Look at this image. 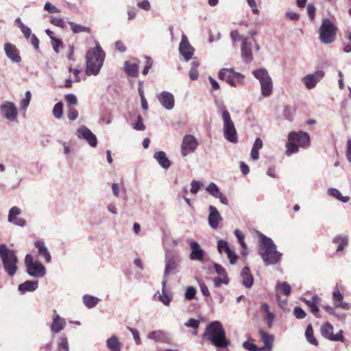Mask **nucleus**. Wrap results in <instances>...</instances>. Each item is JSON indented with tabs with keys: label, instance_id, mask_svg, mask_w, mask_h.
Listing matches in <instances>:
<instances>
[{
	"label": "nucleus",
	"instance_id": "bf43d9fd",
	"mask_svg": "<svg viewBox=\"0 0 351 351\" xmlns=\"http://www.w3.org/2000/svg\"><path fill=\"white\" fill-rule=\"evenodd\" d=\"M293 315L297 319H304L306 317V313L300 307H295L293 310Z\"/></svg>",
	"mask_w": 351,
	"mask_h": 351
},
{
	"label": "nucleus",
	"instance_id": "7ed1b4c3",
	"mask_svg": "<svg viewBox=\"0 0 351 351\" xmlns=\"http://www.w3.org/2000/svg\"><path fill=\"white\" fill-rule=\"evenodd\" d=\"M105 53L99 46L89 49L86 56V70L88 75H97L103 65Z\"/></svg>",
	"mask_w": 351,
	"mask_h": 351
},
{
	"label": "nucleus",
	"instance_id": "72a5a7b5",
	"mask_svg": "<svg viewBox=\"0 0 351 351\" xmlns=\"http://www.w3.org/2000/svg\"><path fill=\"white\" fill-rule=\"evenodd\" d=\"M38 252L40 255L43 256L47 263L51 261V255L43 241H37L35 243Z\"/></svg>",
	"mask_w": 351,
	"mask_h": 351
},
{
	"label": "nucleus",
	"instance_id": "0e129e2a",
	"mask_svg": "<svg viewBox=\"0 0 351 351\" xmlns=\"http://www.w3.org/2000/svg\"><path fill=\"white\" fill-rule=\"evenodd\" d=\"M185 326L197 329L199 326V322L195 319L191 318L184 324Z\"/></svg>",
	"mask_w": 351,
	"mask_h": 351
},
{
	"label": "nucleus",
	"instance_id": "49530a36",
	"mask_svg": "<svg viewBox=\"0 0 351 351\" xmlns=\"http://www.w3.org/2000/svg\"><path fill=\"white\" fill-rule=\"evenodd\" d=\"M217 250L220 254H222L223 252L226 254L231 249L226 241L221 239L217 242Z\"/></svg>",
	"mask_w": 351,
	"mask_h": 351
},
{
	"label": "nucleus",
	"instance_id": "69168bd1",
	"mask_svg": "<svg viewBox=\"0 0 351 351\" xmlns=\"http://www.w3.org/2000/svg\"><path fill=\"white\" fill-rule=\"evenodd\" d=\"M145 59H146V64H145V68L143 71V75H147L148 73L149 70L152 68V64H153V61L150 57L145 56Z\"/></svg>",
	"mask_w": 351,
	"mask_h": 351
},
{
	"label": "nucleus",
	"instance_id": "4468645a",
	"mask_svg": "<svg viewBox=\"0 0 351 351\" xmlns=\"http://www.w3.org/2000/svg\"><path fill=\"white\" fill-rule=\"evenodd\" d=\"M179 51L186 61L191 59L194 53V49L190 45L186 36L184 34L182 36L181 42L179 45Z\"/></svg>",
	"mask_w": 351,
	"mask_h": 351
},
{
	"label": "nucleus",
	"instance_id": "cd10ccee",
	"mask_svg": "<svg viewBox=\"0 0 351 351\" xmlns=\"http://www.w3.org/2000/svg\"><path fill=\"white\" fill-rule=\"evenodd\" d=\"M241 57L246 62H250L252 60V53L251 50V44L247 41V39H243L241 46Z\"/></svg>",
	"mask_w": 351,
	"mask_h": 351
},
{
	"label": "nucleus",
	"instance_id": "4be33fe9",
	"mask_svg": "<svg viewBox=\"0 0 351 351\" xmlns=\"http://www.w3.org/2000/svg\"><path fill=\"white\" fill-rule=\"evenodd\" d=\"M206 190L213 197L219 199L221 204L226 205V206L228 204V201L227 197L222 193L220 192L219 189L217 186L216 184L211 182L206 188Z\"/></svg>",
	"mask_w": 351,
	"mask_h": 351
},
{
	"label": "nucleus",
	"instance_id": "a211bd4d",
	"mask_svg": "<svg viewBox=\"0 0 351 351\" xmlns=\"http://www.w3.org/2000/svg\"><path fill=\"white\" fill-rule=\"evenodd\" d=\"M21 214V210L17 206L12 207L8 213V221L16 226L24 227L26 225V221L23 218H16Z\"/></svg>",
	"mask_w": 351,
	"mask_h": 351
},
{
	"label": "nucleus",
	"instance_id": "f8f14e48",
	"mask_svg": "<svg viewBox=\"0 0 351 351\" xmlns=\"http://www.w3.org/2000/svg\"><path fill=\"white\" fill-rule=\"evenodd\" d=\"M197 147V141L195 136L191 134L184 136L182 143V155L186 156L189 153L194 152Z\"/></svg>",
	"mask_w": 351,
	"mask_h": 351
},
{
	"label": "nucleus",
	"instance_id": "4d7b16f0",
	"mask_svg": "<svg viewBox=\"0 0 351 351\" xmlns=\"http://www.w3.org/2000/svg\"><path fill=\"white\" fill-rule=\"evenodd\" d=\"M50 23L59 27L64 28L65 24L62 19L59 17L52 16Z\"/></svg>",
	"mask_w": 351,
	"mask_h": 351
},
{
	"label": "nucleus",
	"instance_id": "5fc2aeb1",
	"mask_svg": "<svg viewBox=\"0 0 351 351\" xmlns=\"http://www.w3.org/2000/svg\"><path fill=\"white\" fill-rule=\"evenodd\" d=\"M44 10L50 14L58 13L60 10L53 5L51 3L47 1L44 5Z\"/></svg>",
	"mask_w": 351,
	"mask_h": 351
},
{
	"label": "nucleus",
	"instance_id": "6e6d98bb",
	"mask_svg": "<svg viewBox=\"0 0 351 351\" xmlns=\"http://www.w3.org/2000/svg\"><path fill=\"white\" fill-rule=\"evenodd\" d=\"M213 282L216 287H219L222 284L228 285L229 282V280L228 278V276L223 277V278L215 277L213 278Z\"/></svg>",
	"mask_w": 351,
	"mask_h": 351
},
{
	"label": "nucleus",
	"instance_id": "412c9836",
	"mask_svg": "<svg viewBox=\"0 0 351 351\" xmlns=\"http://www.w3.org/2000/svg\"><path fill=\"white\" fill-rule=\"evenodd\" d=\"M4 51L7 57L13 62L19 63L21 61L19 51L14 45L10 43H5L4 45Z\"/></svg>",
	"mask_w": 351,
	"mask_h": 351
},
{
	"label": "nucleus",
	"instance_id": "dca6fc26",
	"mask_svg": "<svg viewBox=\"0 0 351 351\" xmlns=\"http://www.w3.org/2000/svg\"><path fill=\"white\" fill-rule=\"evenodd\" d=\"M157 97L161 106L166 110H171L173 108L175 99L172 93L168 91H162Z\"/></svg>",
	"mask_w": 351,
	"mask_h": 351
},
{
	"label": "nucleus",
	"instance_id": "6ab92c4d",
	"mask_svg": "<svg viewBox=\"0 0 351 351\" xmlns=\"http://www.w3.org/2000/svg\"><path fill=\"white\" fill-rule=\"evenodd\" d=\"M191 249V253L189 254V258L192 261H202L204 258L205 252L202 249L199 244L195 241H192L189 243Z\"/></svg>",
	"mask_w": 351,
	"mask_h": 351
},
{
	"label": "nucleus",
	"instance_id": "a878e982",
	"mask_svg": "<svg viewBox=\"0 0 351 351\" xmlns=\"http://www.w3.org/2000/svg\"><path fill=\"white\" fill-rule=\"evenodd\" d=\"M242 284L246 288H250L254 283V278L248 267H245L241 272Z\"/></svg>",
	"mask_w": 351,
	"mask_h": 351
},
{
	"label": "nucleus",
	"instance_id": "aec40b11",
	"mask_svg": "<svg viewBox=\"0 0 351 351\" xmlns=\"http://www.w3.org/2000/svg\"><path fill=\"white\" fill-rule=\"evenodd\" d=\"M208 211V224L212 228L216 229L218 228L219 223L222 221V217L217 209L213 206H209Z\"/></svg>",
	"mask_w": 351,
	"mask_h": 351
},
{
	"label": "nucleus",
	"instance_id": "4c0bfd02",
	"mask_svg": "<svg viewBox=\"0 0 351 351\" xmlns=\"http://www.w3.org/2000/svg\"><path fill=\"white\" fill-rule=\"evenodd\" d=\"M305 337L310 344L315 346H318V341L313 335V330L311 324H308L306 328Z\"/></svg>",
	"mask_w": 351,
	"mask_h": 351
},
{
	"label": "nucleus",
	"instance_id": "423d86ee",
	"mask_svg": "<svg viewBox=\"0 0 351 351\" xmlns=\"http://www.w3.org/2000/svg\"><path fill=\"white\" fill-rule=\"evenodd\" d=\"M337 31V27L330 19L328 18L324 19L319 29L320 42L326 45L333 43L336 39Z\"/></svg>",
	"mask_w": 351,
	"mask_h": 351
},
{
	"label": "nucleus",
	"instance_id": "7c9ffc66",
	"mask_svg": "<svg viewBox=\"0 0 351 351\" xmlns=\"http://www.w3.org/2000/svg\"><path fill=\"white\" fill-rule=\"evenodd\" d=\"M167 280L162 279V293L159 295L160 301L165 306H169L172 300V296L166 293V285Z\"/></svg>",
	"mask_w": 351,
	"mask_h": 351
},
{
	"label": "nucleus",
	"instance_id": "c756f323",
	"mask_svg": "<svg viewBox=\"0 0 351 351\" xmlns=\"http://www.w3.org/2000/svg\"><path fill=\"white\" fill-rule=\"evenodd\" d=\"M260 335L261 337L262 341L264 343V347L262 348H265V350H267V351H271L272 346H273V342L274 339V337L273 335H269L265 332L263 330H260Z\"/></svg>",
	"mask_w": 351,
	"mask_h": 351
},
{
	"label": "nucleus",
	"instance_id": "9b49d317",
	"mask_svg": "<svg viewBox=\"0 0 351 351\" xmlns=\"http://www.w3.org/2000/svg\"><path fill=\"white\" fill-rule=\"evenodd\" d=\"M76 135L78 138L86 140L92 147H95L97 145L96 136L85 125H81L77 129Z\"/></svg>",
	"mask_w": 351,
	"mask_h": 351
},
{
	"label": "nucleus",
	"instance_id": "3c124183",
	"mask_svg": "<svg viewBox=\"0 0 351 351\" xmlns=\"http://www.w3.org/2000/svg\"><path fill=\"white\" fill-rule=\"evenodd\" d=\"M58 348L60 349H63L64 351H69V341L66 336L63 335L60 337Z\"/></svg>",
	"mask_w": 351,
	"mask_h": 351
},
{
	"label": "nucleus",
	"instance_id": "de8ad7c7",
	"mask_svg": "<svg viewBox=\"0 0 351 351\" xmlns=\"http://www.w3.org/2000/svg\"><path fill=\"white\" fill-rule=\"evenodd\" d=\"M332 300L335 306H337V304H339V302H341V301L343 300V295L341 293L337 286L335 287V290L333 291Z\"/></svg>",
	"mask_w": 351,
	"mask_h": 351
},
{
	"label": "nucleus",
	"instance_id": "774afa93",
	"mask_svg": "<svg viewBox=\"0 0 351 351\" xmlns=\"http://www.w3.org/2000/svg\"><path fill=\"white\" fill-rule=\"evenodd\" d=\"M21 30L23 32L24 36L27 39H29L32 35L31 29L25 26L24 24H21Z\"/></svg>",
	"mask_w": 351,
	"mask_h": 351
},
{
	"label": "nucleus",
	"instance_id": "603ef678",
	"mask_svg": "<svg viewBox=\"0 0 351 351\" xmlns=\"http://www.w3.org/2000/svg\"><path fill=\"white\" fill-rule=\"evenodd\" d=\"M324 309L328 313H329L330 315H332L335 317H336L337 318H338L339 319H343L346 317V315H340L339 314H337L335 311L334 310V308L329 306V305H325L324 306Z\"/></svg>",
	"mask_w": 351,
	"mask_h": 351
},
{
	"label": "nucleus",
	"instance_id": "c03bdc74",
	"mask_svg": "<svg viewBox=\"0 0 351 351\" xmlns=\"http://www.w3.org/2000/svg\"><path fill=\"white\" fill-rule=\"evenodd\" d=\"M53 115L56 119H60L62 117L63 105L62 102H58L53 108Z\"/></svg>",
	"mask_w": 351,
	"mask_h": 351
},
{
	"label": "nucleus",
	"instance_id": "0eeeda50",
	"mask_svg": "<svg viewBox=\"0 0 351 351\" xmlns=\"http://www.w3.org/2000/svg\"><path fill=\"white\" fill-rule=\"evenodd\" d=\"M252 74L259 81L262 95L265 97H269L273 90V82L268 71L261 68L253 71Z\"/></svg>",
	"mask_w": 351,
	"mask_h": 351
},
{
	"label": "nucleus",
	"instance_id": "20e7f679",
	"mask_svg": "<svg viewBox=\"0 0 351 351\" xmlns=\"http://www.w3.org/2000/svg\"><path fill=\"white\" fill-rule=\"evenodd\" d=\"M0 258L4 271L10 276H14L18 269V258L15 252L9 249L5 244H1Z\"/></svg>",
	"mask_w": 351,
	"mask_h": 351
},
{
	"label": "nucleus",
	"instance_id": "473e14b6",
	"mask_svg": "<svg viewBox=\"0 0 351 351\" xmlns=\"http://www.w3.org/2000/svg\"><path fill=\"white\" fill-rule=\"evenodd\" d=\"M263 145V141L260 138H256L252 146L250 157L254 160H257L259 158L258 151L262 149Z\"/></svg>",
	"mask_w": 351,
	"mask_h": 351
},
{
	"label": "nucleus",
	"instance_id": "b1692460",
	"mask_svg": "<svg viewBox=\"0 0 351 351\" xmlns=\"http://www.w3.org/2000/svg\"><path fill=\"white\" fill-rule=\"evenodd\" d=\"M27 274L34 278H43L46 274L45 267L39 262L35 263L27 269Z\"/></svg>",
	"mask_w": 351,
	"mask_h": 351
},
{
	"label": "nucleus",
	"instance_id": "09e8293b",
	"mask_svg": "<svg viewBox=\"0 0 351 351\" xmlns=\"http://www.w3.org/2000/svg\"><path fill=\"white\" fill-rule=\"evenodd\" d=\"M132 128L136 130L143 131L145 129V126L143 123V119L141 115L137 116L136 122L132 124Z\"/></svg>",
	"mask_w": 351,
	"mask_h": 351
},
{
	"label": "nucleus",
	"instance_id": "680f3d73",
	"mask_svg": "<svg viewBox=\"0 0 351 351\" xmlns=\"http://www.w3.org/2000/svg\"><path fill=\"white\" fill-rule=\"evenodd\" d=\"M64 98L65 101L70 105H76L77 104V97L74 94H67Z\"/></svg>",
	"mask_w": 351,
	"mask_h": 351
},
{
	"label": "nucleus",
	"instance_id": "2f4dec72",
	"mask_svg": "<svg viewBox=\"0 0 351 351\" xmlns=\"http://www.w3.org/2000/svg\"><path fill=\"white\" fill-rule=\"evenodd\" d=\"M332 242L337 244V252H341L348 244V237L347 235L336 236Z\"/></svg>",
	"mask_w": 351,
	"mask_h": 351
},
{
	"label": "nucleus",
	"instance_id": "79ce46f5",
	"mask_svg": "<svg viewBox=\"0 0 351 351\" xmlns=\"http://www.w3.org/2000/svg\"><path fill=\"white\" fill-rule=\"evenodd\" d=\"M32 99V93L29 90H27L25 94V97L21 101H20V108L23 112H26L29 104L30 103V101Z\"/></svg>",
	"mask_w": 351,
	"mask_h": 351
},
{
	"label": "nucleus",
	"instance_id": "a18cd8bd",
	"mask_svg": "<svg viewBox=\"0 0 351 351\" xmlns=\"http://www.w3.org/2000/svg\"><path fill=\"white\" fill-rule=\"evenodd\" d=\"M69 24L71 26L72 31L75 34L80 33L82 32H87V33L90 32V29L88 27L77 25L73 22H69Z\"/></svg>",
	"mask_w": 351,
	"mask_h": 351
},
{
	"label": "nucleus",
	"instance_id": "5701e85b",
	"mask_svg": "<svg viewBox=\"0 0 351 351\" xmlns=\"http://www.w3.org/2000/svg\"><path fill=\"white\" fill-rule=\"evenodd\" d=\"M302 301L308 306L311 312L317 317H320L319 315V304L321 299L317 295H313L311 299L302 298Z\"/></svg>",
	"mask_w": 351,
	"mask_h": 351
},
{
	"label": "nucleus",
	"instance_id": "f3484780",
	"mask_svg": "<svg viewBox=\"0 0 351 351\" xmlns=\"http://www.w3.org/2000/svg\"><path fill=\"white\" fill-rule=\"evenodd\" d=\"M220 80L226 81L230 85H234L232 82L234 77L244 78V75L240 73L234 71L232 69H221L218 74Z\"/></svg>",
	"mask_w": 351,
	"mask_h": 351
},
{
	"label": "nucleus",
	"instance_id": "c85d7f7f",
	"mask_svg": "<svg viewBox=\"0 0 351 351\" xmlns=\"http://www.w3.org/2000/svg\"><path fill=\"white\" fill-rule=\"evenodd\" d=\"M38 281L36 280H27L23 283L19 285L18 289L21 294L27 291H34L38 288Z\"/></svg>",
	"mask_w": 351,
	"mask_h": 351
},
{
	"label": "nucleus",
	"instance_id": "9d476101",
	"mask_svg": "<svg viewBox=\"0 0 351 351\" xmlns=\"http://www.w3.org/2000/svg\"><path fill=\"white\" fill-rule=\"evenodd\" d=\"M334 328L332 325L329 322L324 323L320 328V332L323 337L332 341H341L343 342L345 338L343 335V330H340L338 333H333Z\"/></svg>",
	"mask_w": 351,
	"mask_h": 351
},
{
	"label": "nucleus",
	"instance_id": "39448f33",
	"mask_svg": "<svg viewBox=\"0 0 351 351\" xmlns=\"http://www.w3.org/2000/svg\"><path fill=\"white\" fill-rule=\"evenodd\" d=\"M223 121V134L224 138L230 143L238 142L237 132L234 124L231 119L229 112L225 107L218 109Z\"/></svg>",
	"mask_w": 351,
	"mask_h": 351
},
{
	"label": "nucleus",
	"instance_id": "13d9d810",
	"mask_svg": "<svg viewBox=\"0 0 351 351\" xmlns=\"http://www.w3.org/2000/svg\"><path fill=\"white\" fill-rule=\"evenodd\" d=\"M67 116L69 120L75 121L78 117V112L75 108L69 107Z\"/></svg>",
	"mask_w": 351,
	"mask_h": 351
},
{
	"label": "nucleus",
	"instance_id": "bb28decb",
	"mask_svg": "<svg viewBox=\"0 0 351 351\" xmlns=\"http://www.w3.org/2000/svg\"><path fill=\"white\" fill-rule=\"evenodd\" d=\"M154 158L158 162L160 167L167 169L171 166V162L165 152L158 151L154 154Z\"/></svg>",
	"mask_w": 351,
	"mask_h": 351
},
{
	"label": "nucleus",
	"instance_id": "f704fd0d",
	"mask_svg": "<svg viewBox=\"0 0 351 351\" xmlns=\"http://www.w3.org/2000/svg\"><path fill=\"white\" fill-rule=\"evenodd\" d=\"M106 345L110 351H121V343L115 335L107 339Z\"/></svg>",
	"mask_w": 351,
	"mask_h": 351
},
{
	"label": "nucleus",
	"instance_id": "ea45409f",
	"mask_svg": "<svg viewBox=\"0 0 351 351\" xmlns=\"http://www.w3.org/2000/svg\"><path fill=\"white\" fill-rule=\"evenodd\" d=\"M276 290L278 292L287 296L291 293V287L287 282H278Z\"/></svg>",
	"mask_w": 351,
	"mask_h": 351
},
{
	"label": "nucleus",
	"instance_id": "052dcab7",
	"mask_svg": "<svg viewBox=\"0 0 351 351\" xmlns=\"http://www.w3.org/2000/svg\"><path fill=\"white\" fill-rule=\"evenodd\" d=\"M191 192L193 194H196L200 189V187L202 186V184L199 181L193 180L191 183Z\"/></svg>",
	"mask_w": 351,
	"mask_h": 351
},
{
	"label": "nucleus",
	"instance_id": "864d4df0",
	"mask_svg": "<svg viewBox=\"0 0 351 351\" xmlns=\"http://www.w3.org/2000/svg\"><path fill=\"white\" fill-rule=\"evenodd\" d=\"M243 346L244 348L249 351H263L265 350V348H258L254 343H250L248 341H244L243 343Z\"/></svg>",
	"mask_w": 351,
	"mask_h": 351
},
{
	"label": "nucleus",
	"instance_id": "6e6552de",
	"mask_svg": "<svg viewBox=\"0 0 351 351\" xmlns=\"http://www.w3.org/2000/svg\"><path fill=\"white\" fill-rule=\"evenodd\" d=\"M181 261L180 255L176 251H168L165 254V268L163 279L167 280L171 274L175 273Z\"/></svg>",
	"mask_w": 351,
	"mask_h": 351
},
{
	"label": "nucleus",
	"instance_id": "a19ab883",
	"mask_svg": "<svg viewBox=\"0 0 351 351\" xmlns=\"http://www.w3.org/2000/svg\"><path fill=\"white\" fill-rule=\"evenodd\" d=\"M83 302L86 306H87L89 308H91L95 307L97 304L99 299L94 296L85 295L83 297Z\"/></svg>",
	"mask_w": 351,
	"mask_h": 351
},
{
	"label": "nucleus",
	"instance_id": "f03ea898",
	"mask_svg": "<svg viewBox=\"0 0 351 351\" xmlns=\"http://www.w3.org/2000/svg\"><path fill=\"white\" fill-rule=\"evenodd\" d=\"M261 243L258 248V254L266 265L277 263L281 257V254L276 250V246L273 241L260 234Z\"/></svg>",
	"mask_w": 351,
	"mask_h": 351
},
{
	"label": "nucleus",
	"instance_id": "e433bc0d",
	"mask_svg": "<svg viewBox=\"0 0 351 351\" xmlns=\"http://www.w3.org/2000/svg\"><path fill=\"white\" fill-rule=\"evenodd\" d=\"M147 338L155 341L164 342L167 339L165 333L161 330L152 331L148 333Z\"/></svg>",
	"mask_w": 351,
	"mask_h": 351
},
{
	"label": "nucleus",
	"instance_id": "393cba45",
	"mask_svg": "<svg viewBox=\"0 0 351 351\" xmlns=\"http://www.w3.org/2000/svg\"><path fill=\"white\" fill-rule=\"evenodd\" d=\"M55 315L51 326V330L54 333H59L66 326V320L64 318L61 317L56 311H54Z\"/></svg>",
	"mask_w": 351,
	"mask_h": 351
},
{
	"label": "nucleus",
	"instance_id": "1a4fd4ad",
	"mask_svg": "<svg viewBox=\"0 0 351 351\" xmlns=\"http://www.w3.org/2000/svg\"><path fill=\"white\" fill-rule=\"evenodd\" d=\"M0 115L10 122L16 121L18 110L16 105L12 101H5L0 106Z\"/></svg>",
	"mask_w": 351,
	"mask_h": 351
},
{
	"label": "nucleus",
	"instance_id": "2eb2a0df",
	"mask_svg": "<svg viewBox=\"0 0 351 351\" xmlns=\"http://www.w3.org/2000/svg\"><path fill=\"white\" fill-rule=\"evenodd\" d=\"M324 72L322 71H317L312 74H308L304 76L302 82L308 89H312L324 77Z\"/></svg>",
	"mask_w": 351,
	"mask_h": 351
},
{
	"label": "nucleus",
	"instance_id": "e2e57ef3",
	"mask_svg": "<svg viewBox=\"0 0 351 351\" xmlns=\"http://www.w3.org/2000/svg\"><path fill=\"white\" fill-rule=\"evenodd\" d=\"M247 5L251 8L252 12L254 14H259V10L257 8L256 0H246Z\"/></svg>",
	"mask_w": 351,
	"mask_h": 351
},
{
	"label": "nucleus",
	"instance_id": "f257e3e1",
	"mask_svg": "<svg viewBox=\"0 0 351 351\" xmlns=\"http://www.w3.org/2000/svg\"><path fill=\"white\" fill-rule=\"evenodd\" d=\"M202 337L217 348H226L229 344V341L226 337L225 330L218 321L210 322L206 328Z\"/></svg>",
	"mask_w": 351,
	"mask_h": 351
},
{
	"label": "nucleus",
	"instance_id": "8fccbe9b",
	"mask_svg": "<svg viewBox=\"0 0 351 351\" xmlns=\"http://www.w3.org/2000/svg\"><path fill=\"white\" fill-rule=\"evenodd\" d=\"M196 293L197 291L195 287L192 286L188 287L184 293V298L188 300H193L195 298Z\"/></svg>",
	"mask_w": 351,
	"mask_h": 351
},
{
	"label": "nucleus",
	"instance_id": "ddd939ff",
	"mask_svg": "<svg viewBox=\"0 0 351 351\" xmlns=\"http://www.w3.org/2000/svg\"><path fill=\"white\" fill-rule=\"evenodd\" d=\"M288 139L289 141H297L299 146L306 148L310 145V136L304 132H292L289 134Z\"/></svg>",
	"mask_w": 351,
	"mask_h": 351
},
{
	"label": "nucleus",
	"instance_id": "37998d69",
	"mask_svg": "<svg viewBox=\"0 0 351 351\" xmlns=\"http://www.w3.org/2000/svg\"><path fill=\"white\" fill-rule=\"evenodd\" d=\"M294 141H289L287 143L286 147L287 149L285 151V154L287 156H289L293 154L297 153L299 150V146L293 143Z\"/></svg>",
	"mask_w": 351,
	"mask_h": 351
},
{
	"label": "nucleus",
	"instance_id": "c9c22d12",
	"mask_svg": "<svg viewBox=\"0 0 351 351\" xmlns=\"http://www.w3.org/2000/svg\"><path fill=\"white\" fill-rule=\"evenodd\" d=\"M125 73L132 77L137 76L138 73V65L135 63H130L128 61L124 62Z\"/></svg>",
	"mask_w": 351,
	"mask_h": 351
},
{
	"label": "nucleus",
	"instance_id": "58836bf2",
	"mask_svg": "<svg viewBox=\"0 0 351 351\" xmlns=\"http://www.w3.org/2000/svg\"><path fill=\"white\" fill-rule=\"evenodd\" d=\"M328 194L330 196L335 197L338 200H339L342 202H344V203L348 202L350 200L349 197L343 196L342 194L341 193V192L337 189H334V188L329 189L328 190Z\"/></svg>",
	"mask_w": 351,
	"mask_h": 351
},
{
	"label": "nucleus",
	"instance_id": "338daca9",
	"mask_svg": "<svg viewBox=\"0 0 351 351\" xmlns=\"http://www.w3.org/2000/svg\"><path fill=\"white\" fill-rule=\"evenodd\" d=\"M214 269L215 271L219 274V276L222 277L227 276L226 271L225 269L220 265L217 263L214 264Z\"/></svg>",
	"mask_w": 351,
	"mask_h": 351
}]
</instances>
